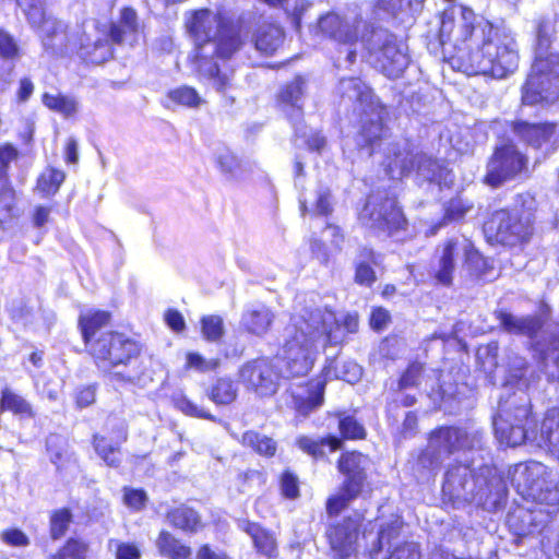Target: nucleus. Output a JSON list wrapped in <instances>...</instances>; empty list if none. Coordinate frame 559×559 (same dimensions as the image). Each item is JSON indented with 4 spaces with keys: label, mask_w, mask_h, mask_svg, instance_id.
Here are the masks:
<instances>
[{
    "label": "nucleus",
    "mask_w": 559,
    "mask_h": 559,
    "mask_svg": "<svg viewBox=\"0 0 559 559\" xmlns=\"http://www.w3.org/2000/svg\"><path fill=\"white\" fill-rule=\"evenodd\" d=\"M472 10H462V41L449 57V63L466 75L503 79L519 67V47L514 34L493 27L483 19L474 22Z\"/></svg>",
    "instance_id": "1"
},
{
    "label": "nucleus",
    "mask_w": 559,
    "mask_h": 559,
    "mask_svg": "<svg viewBox=\"0 0 559 559\" xmlns=\"http://www.w3.org/2000/svg\"><path fill=\"white\" fill-rule=\"evenodd\" d=\"M357 317L347 314L341 325L334 312L321 309H302L294 313L284 330L282 359L287 377L308 374L326 344L342 341L344 331L355 332Z\"/></svg>",
    "instance_id": "2"
},
{
    "label": "nucleus",
    "mask_w": 559,
    "mask_h": 559,
    "mask_svg": "<svg viewBox=\"0 0 559 559\" xmlns=\"http://www.w3.org/2000/svg\"><path fill=\"white\" fill-rule=\"evenodd\" d=\"M187 27L195 41L199 71L206 76L212 86L224 93L230 86V76L219 71L212 60L227 59L236 52L241 40L235 26L223 22L222 17L210 10L192 13Z\"/></svg>",
    "instance_id": "3"
},
{
    "label": "nucleus",
    "mask_w": 559,
    "mask_h": 559,
    "mask_svg": "<svg viewBox=\"0 0 559 559\" xmlns=\"http://www.w3.org/2000/svg\"><path fill=\"white\" fill-rule=\"evenodd\" d=\"M556 15L543 17L537 24L535 60L523 87V102L527 105L559 96V39Z\"/></svg>",
    "instance_id": "4"
},
{
    "label": "nucleus",
    "mask_w": 559,
    "mask_h": 559,
    "mask_svg": "<svg viewBox=\"0 0 559 559\" xmlns=\"http://www.w3.org/2000/svg\"><path fill=\"white\" fill-rule=\"evenodd\" d=\"M98 368L110 371V381L133 383L141 369L138 364L140 348L135 342L120 333H103L88 346Z\"/></svg>",
    "instance_id": "5"
},
{
    "label": "nucleus",
    "mask_w": 559,
    "mask_h": 559,
    "mask_svg": "<svg viewBox=\"0 0 559 559\" xmlns=\"http://www.w3.org/2000/svg\"><path fill=\"white\" fill-rule=\"evenodd\" d=\"M44 46L57 53L78 52L83 59L102 63L112 56L107 38L95 37L81 31L79 26L69 29L58 20H49L43 26L40 36Z\"/></svg>",
    "instance_id": "6"
},
{
    "label": "nucleus",
    "mask_w": 559,
    "mask_h": 559,
    "mask_svg": "<svg viewBox=\"0 0 559 559\" xmlns=\"http://www.w3.org/2000/svg\"><path fill=\"white\" fill-rule=\"evenodd\" d=\"M509 476L512 486L524 500H531L540 507L539 513L550 515L556 512L559 492L555 488L549 467L537 461H528L511 467Z\"/></svg>",
    "instance_id": "7"
},
{
    "label": "nucleus",
    "mask_w": 559,
    "mask_h": 559,
    "mask_svg": "<svg viewBox=\"0 0 559 559\" xmlns=\"http://www.w3.org/2000/svg\"><path fill=\"white\" fill-rule=\"evenodd\" d=\"M481 450V433L457 427H440L433 430L426 449L419 454L417 464L427 471L438 469L450 455Z\"/></svg>",
    "instance_id": "8"
},
{
    "label": "nucleus",
    "mask_w": 559,
    "mask_h": 559,
    "mask_svg": "<svg viewBox=\"0 0 559 559\" xmlns=\"http://www.w3.org/2000/svg\"><path fill=\"white\" fill-rule=\"evenodd\" d=\"M535 210L536 201L531 194H519L510 209L496 211L491 215L486 228L503 245L522 243L533 233Z\"/></svg>",
    "instance_id": "9"
},
{
    "label": "nucleus",
    "mask_w": 559,
    "mask_h": 559,
    "mask_svg": "<svg viewBox=\"0 0 559 559\" xmlns=\"http://www.w3.org/2000/svg\"><path fill=\"white\" fill-rule=\"evenodd\" d=\"M531 414V400L523 392L501 403L498 416L493 419L499 441L509 447H518L525 440H537L535 431L530 430V425L534 424Z\"/></svg>",
    "instance_id": "10"
},
{
    "label": "nucleus",
    "mask_w": 559,
    "mask_h": 559,
    "mask_svg": "<svg viewBox=\"0 0 559 559\" xmlns=\"http://www.w3.org/2000/svg\"><path fill=\"white\" fill-rule=\"evenodd\" d=\"M433 276L443 285H450L453 273L460 264H466L473 272L480 271L485 260L473 243L463 237H455L441 243L435 254Z\"/></svg>",
    "instance_id": "11"
},
{
    "label": "nucleus",
    "mask_w": 559,
    "mask_h": 559,
    "mask_svg": "<svg viewBox=\"0 0 559 559\" xmlns=\"http://www.w3.org/2000/svg\"><path fill=\"white\" fill-rule=\"evenodd\" d=\"M370 62L389 78H399L408 66V56L403 44L386 29H372L368 38L362 39Z\"/></svg>",
    "instance_id": "12"
},
{
    "label": "nucleus",
    "mask_w": 559,
    "mask_h": 559,
    "mask_svg": "<svg viewBox=\"0 0 559 559\" xmlns=\"http://www.w3.org/2000/svg\"><path fill=\"white\" fill-rule=\"evenodd\" d=\"M386 164L388 174L392 177H402L416 166L419 179L429 182L448 186L453 181L452 173L438 160L426 154L412 155L406 148L393 151V157H389Z\"/></svg>",
    "instance_id": "13"
},
{
    "label": "nucleus",
    "mask_w": 559,
    "mask_h": 559,
    "mask_svg": "<svg viewBox=\"0 0 559 559\" xmlns=\"http://www.w3.org/2000/svg\"><path fill=\"white\" fill-rule=\"evenodd\" d=\"M359 219L362 225L370 229L389 234L401 229L405 224L396 200L380 192L368 197L364 209L359 213Z\"/></svg>",
    "instance_id": "14"
},
{
    "label": "nucleus",
    "mask_w": 559,
    "mask_h": 559,
    "mask_svg": "<svg viewBox=\"0 0 559 559\" xmlns=\"http://www.w3.org/2000/svg\"><path fill=\"white\" fill-rule=\"evenodd\" d=\"M403 523L396 518L390 523L383 524L377 535L372 532H364L362 537L368 540L371 538L370 548L368 549L369 556L372 558L386 545L389 548L393 547L390 551L388 559H420L419 547L414 542H399L400 533Z\"/></svg>",
    "instance_id": "15"
},
{
    "label": "nucleus",
    "mask_w": 559,
    "mask_h": 559,
    "mask_svg": "<svg viewBox=\"0 0 559 559\" xmlns=\"http://www.w3.org/2000/svg\"><path fill=\"white\" fill-rule=\"evenodd\" d=\"M524 156L512 143L497 147L487 165L485 182L491 187H499L513 179L525 167Z\"/></svg>",
    "instance_id": "16"
},
{
    "label": "nucleus",
    "mask_w": 559,
    "mask_h": 559,
    "mask_svg": "<svg viewBox=\"0 0 559 559\" xmlns=\"http://www.w3.org/2000/svg\"><path fill=\"white\" fill-rule=\"evenodd\" d=\"M242 384L261 396L273 395L278 388L280 373L269 359H257L243 365L239 370Z\"/></svg>",
    "instance_id": "17"
},
{
    "label": "nucleus",
    "mask_w": 559,
    "mask_h": 559,
    "mask_svg": "<svg viewBox=\"0 0 559 559\" xmlns=\"http://www.w3.org/2000/svg\"><path fill=\"white\" fill-rule=\"evenodd\" d=\"M359 526V519L352 516L328 526L325 536L333 559H348L356 552Z\"/></svg>",
    "instance_id": "18"
},
{
    "label": "nucleus",
    "mask_w": 559,
    "mask_h": 559,
    "mask_svg": "<svg viewBox=\"0 0 559 559\" xmlns=\"http://www.w3.org/2000/svg\"><path fill=\"white\" fill-rule=\"evenodd\" d=\"M143 37L142 27L138 21L134 10L124 8L121 11L120 20L110 27V38L114 43L133 47Z\"/></svg>",
    "instance_id": "19"
},
{
    "label": "nucleus",
    "mask_w": 559,
    "mask_h": 559,
    "mask_svg": "<svg viewBox=\"0 0 559 559\" xmlns=\"http://www.w3.org/2000/svg\"><path fill=\"white\" fill-rule=\"evenodd\" d=\"M474 460L465 459L463 464L450 467L445 474V480L442 486V491L450 499H464L468 487H472L473 471L471 463Z\"/></svg>",
    "instance_id": "20"
},
{
    "label": "nucleus",
    "mask_w": 559,
    "mask_h": 559,
    "mask_svg": "<svg viewBox=\"0 0 559 559\" xmlns=\"http://www.w3.org/2000/svg\"><path fill=\"white\" fill-rule=\"evenodd\" d=\"M369 459L359 452H347L342 454L338 461V471L345 475L343 483L347 487L362 490L367 479Z\"/></svg>",
    "instance_id": "21"
},
{
    "label": "nucleus",
    "mask_w": 559,
    "mask_h": 559,
    "mask_svg": "<svg viewBox=\"0 0 559 559\" xmlns=\"http://www.w3.org/2000/svg\"><path fill=\"white\" fill-rule=\"evenodd\" d=\"M338 93L344 103L353 104L359 112L378 104L370 88L358 78H348L340 81Z\"/></svg>",
    "instance_id": "22"
},
{
    "label": "nucleus",
    "mask_w": 559,
    "mask_h": 559,
    "mask_svg": "<svg viewBox=\"0 0 559 559\" xmlns=\"http://www.w3.org/2000/svg\"><path fill=\"white\" fill-rule=\"evenodd\" d=\"M385 109L383 106L373 104L368 109L360 111V131L358 133V144L372 145L384 134L383 116Z\"/></svg>",
    "instance_id": "23"
},
{
    "label": "nucleus",
    "mask_w": 559,
    "mask_h": 559,
    "mask_svg": "<svg viewBox=\"0 0 559 559\" xmlns=\"http://www.w3.org/2000/svg\"><path fill=\"white\" fill-rule=\"evenodd\" d=\"M274 319L275 314L269 307L255 305L242 313L240 324L248 333L262 336L267 333Z\"/></svg>",
    "instance_id": "24"
},
{
    "label": "nucleus",
    "mask_w": 559,
    "mask_h": 559,
    "mask_svg": "<svg viewBox=\"0 0 559 559\" xmlns=\"http://www.w3.org/2000/svg\"><path fill=\"white\" fill-rule=\"evenodd\" d=\"M537 440L559 463V408L552 407L545 413Z\"/></svg>",
    "instance_id": "25"
},
{
    "label": "nucleus",
    "mask_w": 559,
    "mask_h": 559,
    "mask_svg": "<svg viewBox=\"0 0 559 559\" xmlns=\"http://www.w3.org/2000/svg\"><path fill=\"white\" fill-rule=\"evenodd\" d=\"M514 132L527 144L540 147L543 143L549 142L556 135L557 124L520 121L514 124Z\"/></svg>",
    "instance_id": "26"
},
{
    "label": "nucleus",
    "mask_w": 559,
    "mask_h": 559,
    "mask_svg": "<svg viewBox=\"0 0 559 559\" xmlns=\"http://www.w3.org/2000/svg\"><path fill=\"white\" fill-rule=\"evenodd\" d=\"M305 86V79L302 76H296L292 82L282 87L277 97L283 110H292V116L299 117Z\"/></svg>",
    "instance_id": "27"
},
{
    "label": "nucleus",
    "mask_w": 559,
    "mask_h": 559,
    "mask_svg": "<svg viewBox=\"0 0 559 559\" xmlns=\"http://www.w3.org/2000/svg\"><path fill=\"white\" fill-rule=\"evenodd\" d=\"M325 379H314L308 384L307 395L301 393L294 394V404L296 411L301 415H308L313 409L323 404V393Z\"/></svg>",
    "instance_id": "28"
},
{
    "label": "nucleus",
    "mask_w": 559,
    "mask_h": 559,
    "mask_svg": "<svg viewBox=\"0 0 559 559\" xmlns=\"http://www.w3.org/2000/svg\"><path fill=\"white\" fill-rule=\"evenodd\" d=\"M0 409L2 412H10L20 418H33L35 416L31 403L9 386H4L1 390Z\"/></svg>",
    "instance_id": "29"
},
{
    "label": "nucleus",
    "mask_w": 559,
    "mask_h": 559,
    "mask_svg": "<svg viewBox=\"0 0 559 559\" xmlns=\"http://www.w3.org/2000/svg\"><path fill=\"white\" fill-rule=\"evenodd\" d=\"M239 527L246 532L254 544L257 550L267 557H272L276 552V542L272 534L263 530L257 523L249 521H240Z\"/></svg>",
    "instance_id": "30"
},
{
    "label": "nucleus",
    "mask_w": 559,
    "mask_h": 559,
    "mask_svg": "<svg viewBox=\"0 0 559 559\" xmlns=\"http://www.w3.org/2000/svg\"><path fill=\"white\" fill-rule=\"evenodd\" d=\"M155 544L158 552L168 559H189L192 555L189 546L182 544L167 531L159 533Z\"/></svg>",
    "instance_id": "31"
},
{
    "label": "nucleus",
    "mask_w": 559,
    "mask_h": 559,
    "mask_svg": "<svg viewBox=\"0 0 559 559\" xmlns=\"http://www.w3.org/2000/svg\"><path fill=\"white\" fill-rule=\"evenodd\" d=\"M284 33L278 25L261 26L255 35V48L266 55L274 53L283 44Z\"/></svg>",
    "instance_id": "32"
},
{
    "label": "nucleus",
    "mask_w": 559,
    "mask_h": 559,
    "mask_svg": "<svg viewBox=\"0 0 559 559\" xmlns=\"http://www.w3.org/2000/svg\"><path fill=\"white\" fill-rule=\"evenodd\" d=\"M501 323L509 332L523 334L531 338L537 336L543 325L536 317L519 318L510 313L501 314Z\"/></svg>",
    "instance_id": "33"
},
{
    "label": "nucleus",
    "mask_w": 559,
    "mask_h": 559,
    "mask_svg": "<svg viewBox=\"0 0 559 559\" xmlns=\"http://www.w3.org/2000/svg\"><path fill=\"white\" fill-rule=\"evenodd\" d=\"M237 394V384L229 378L217 379L207 391L209 399L216 405L231 404Z\"/></svg>",
    "instance_id": "34"
},
{
    "label": "nucleus",
    "mask_w": 559,
    "mask_h": 559,
    "mask_svg": "<svg viewBox=\"0 0 559 559\" xmlns=\"http://www.w3.org/2000/svg\"><path fill=\"white\" fill-rule=\"evenodd\" d=\"M215 163L222 174L233 179H240L245 174L241 160L228 148H219L215 153Z\"/></svg>",
    "instance_id": "35"
},
{
    "label": "nucleus",
    "mask_w": 559,
    "mask_h": 559,
    "mask_svg": "<svg viewBox=\"0 0 559 559\" xmlns=\"http://www.w3.org/2000/svg\"><path fill=\"white\" fill-rule=\"evenodd\" d=\"M297 444L302 451L309 453L313 457H321L325 455V448L329 449V452H334L341 448L342 441L336 437H328L320 440L300 437L297 440Z\"/></svg>",
    "instance_id": "36"
},
{
    "label": "nucleus",
    "mask_w": 559,
    "mask_h": 559,
    "mask_svg": "<svg viewBox=\"0 0 559 559\" xmlns=\"http://www.w3.org/2000/svg\"><path fill=\"white\" fill-rule=\"evenodd\" d=\"M167 519L170 524L186 532H195L200 526V516L191 508L181 506L168 512Z\"/></svg>",
    "instance_id": "37"
},
{
    "label": "nucleus",
    "mask_w": 559,
    "mask_h": 559,
    "mask_svg": "<svg viewBox=\"0 0 559 559\" xmlns=\"http://www.w3.org/2000/svg\"><path fill=\"white\" fill-rule=\"evenodd\" d=\"M371 264H377L376 253L371 249L364 248L356 263L355 281L358 284L370 286L376 281Z\"/></svg>",
    "instance_id": "38"
},
{
    "label": "nucleus",
    "mask_w": 559,
    "mask_h": 559,
    "mask_svg": "<svg viewBox=\"0 0 559 559\" xmlns=\"http://www.w3.org/2000/svg\"><path fill=\"white\" fill-rule=\"evenodd\" d=\"M240 441L245 447L264 456H273L277 449L276 442L272 438L253 430L246 431Z\"/></svg>",
    "instance_id": "39"
},
{
    "label": "nucleus",
    "mask_w": 559,
    "mask_h": 559,
    "mask_svg": "<svg viewBox=\"0 0 559 559\" xmlns=\"http://www.w3.org/2000/svg\"><path fill=\"white\" fill-rule=\"evenodd\" d=\"M43 103L46 107L62 115L66 118L75 115L79 107V104L74 97L59 93H45L43 95Z\"/></svg>",
    "instance_id": "40"
},
{
    "label": "nucleus",
    "mask_w": 559,
    "mask_h": 559,
    "mask_svg": "<svg viewBox=\"0 0 559 559\" xmlns=\"http://www.w3.org/2000/svg\"><path fill=\"white\" fill-rule=\"evenodd\" d=\"M109 321V313L106 311L87 312L80 317V325L85 343L90 346L96 332Z\"/></svg>",
    "instance_id": "41"
},
{
    "label": "nucleus",
    "mask_w": 559,
    "mask_h": 559,
    "mask_svg": "<svg viewBox=\"0 0 559 559\" xmlns=\"http://www.w3.org/2000/svg\"><path fill=\"white\" fill-rule=\"evenodd\" d=\"M360 492L361 490L347 487V484L343 483L338 492L330 497L326 501V513L329 516L341 513L360 495Z\"/></svg>",
    "instance_id": "42"
},
{
    "label": "nucleus",
    "mask_w": 559,
    "mask_h": 559,
    "mask_svg": "<svg viewBox=\"0 0 559 559\" xmlns=\"http://www.w3.org/2000/svg\"><path fill=\"white\" fill-rule=\"evenodd\" d=\"M64 178L66 175L61 170L55 168L46 169L37 180V189L46 195L55 194L64 181Z\"/></svg>",
    "instance_id": "43"
},
{
    "label": "nucleus",
    "mask_w": 559,
    "mask_h": 559,
    "mask_svg": "<svg viewBox=\"0 0 559 559\" xmlns=\"http://www.w3.org/2000/svg\"><path fill=\"white\" fill-rule=\"evenodd\" d=\"M94 448L108 466H117L120 463L119 448L109 444L104 437L94 436Z\"/></svg>",
    "instance_id": "44"
},
{
    "label": "nucleus",
    "mask_w": 559,
    "mask_h": 559,
    "mask_svg": "<svg viewBox=\"0 0 559 559\" xmlns=\"http://www.w3.org/2000/svg\"><path fill=\"white\" fill-rule=\"evenodd\" d=\"M168 96L173 102L188 107H197L201 104V97L197 91L189 86L173 90Z\"/></svg>",
    "instance_id": "45"
},
{
    "label": "nucleus",
    "mask_w": 559,
    "mask_h": 559,
    "mask_svg": "<svg viewBox=\"0 0 559 559\" xmlns=\"http://www.w3.org/2000/svg\"><path fill=\"white\" fill-rule=\"evenodd\" d=\"M108 547L115 552L116 559H140V548L134 543H123L117 539H110Z\"/></svg>",
    "instance_id": "46"
},
{
    "label": "nucleus",
    "mask_w": 559,
    "mask_h": 559,
    "mask_svg": "<svg viewBox=\"0 0 559 559\" xmlns=\"http://www.w3.org/2000/svg\"><path fill=\"white\" fill-rule=\"evenodd\" d=\"M224 333L223 319L218 316H207L202 319V334L207 341H218Z\"/></svg>",
    "instance_id": "47"
},
{
    "label": "nucleus",
    "mask_w": 559,
    "mask_h": 559,
    "mask_svg": "<svg viewBox=\"0 0 559 559\" xmlns=\"http://www.w3.org/2000/svg\"><path fill=\"white\" fill-rule=\"evenodd\" d=\"M361 24V20L357 17H350L346 22V26L338 27L333 36V39L343 44H353L358 38V27Z\"/></svg>",
    "instance_id": "48"
},
{
    "label": "nucleus",
    "mask_w": 559,
    "mask_h": 559,
    "mask_svg": "<svg viewBox=\"0 0 559 559\" xmlns=\"http://www.w3.org/2000/svg\"><path fill=\"white\" fill-rule=\"evenodd\" d=\"M15 192L11 187H3L0 190V223L14 216Z\"/></svg>",
    "instance_id": "49"
},
{
    "label": "nucleus",
    "mask_w": 559,
    "mask_h": 559,
    "mask_svg": "<svg viewBox=\"0 0 559 559\" xmlns=\"http://www.w3.org/2000/svg\"><path fill=\"white\" fill-rule=\"evenodd\" d=\"M70 522H71V514H70L69 510L61 509V510L53 512V514L51 515V519H50L52 538L57 539V538H60L62 535H64Z\"/></svg>",
    "instance_id": "50"
},
{
    "label": "nucleus",
    "mask_w": 559,
    "mask_h": 559,
    "mask_svg": "<svg viewBox=\"0 0 559 559\" xmlns=\"http://www.w3.org/2000/svg\"><path fill=\"white\" fill-rule=\"evenodd\" d=\"M340 431L344 438L347 439H362L365 438V428L357 423L352 416H345L340 419Z\"/></svg>",
    "instance_id": "51"
},
{
    "label": "nucleus",
    "mask_w": 559,
    "mask_h": 559,
    "mask_svg": "<svg viewBox=\"0 0 559 559\" xmlns=\"http://www.w3.org/2000/svg\"><path fill=\"white\" fill-rule=\"evenodd\" d=\"M86 545L84 543L71 539L50 559H84Z\"/></svg>",
    "instance_id": "52"
},
{
    "label": "nucleus",
    "mask_w": 559,
    "mask_h": 559,
    "mask_svg": "<svg viewBox=\"0 0 559 559\" xmlns=\"http://www.w3.org/2000/svg\"><path fill=\"white\" fill-rule=\"evenodd\" d=\"M0 539L10 547L24 548L29 545L28 536L21 530L11 527L0 533Z\"/></svg>",
    "instance_id": "53"
},
{
    "label": "nucleus",
    "mask_w": 559,
    "mask_h": 559,
    "mask_svg": "<svg viewBox=\"0 0 559 559\" xmlns=\"http://www.w3.org/2000/svg\"><path fill=\"white\" fill-rule=\"evenodd\" d=\"M348 17H342L335 13H329L322 16L319 21V28L322 33L333 38L336 33V29L342 26H346V22Z\"/></svg>",
    "instance_id": "54"
},
{
    "label": "nucleus",
    "mask_w": 559,
    "mask_h": 559,
    "mask_svg": "<svg viewBox=\"0 0 559 559\" xmlns=\"http://www.w3.org/2000/svg\"><path fill=\"white\" fill-rule=\"evenodd\" d=\"M219 361L218 359H209L206 360L198 353H188L187 354V368L195 369L198 371L204 372L214 370L217 368Z\"/></svg>",
    "instance_id": "55"
},
{
    "label": "nucleus",
    "mask_w": 559,
    "mask_h": 559,
    "mask_svg": "<svg viewBox=\"0 0 559 559\" xmlns=\"http://www.w3.org/2000/svg\"><path fill=\"white\" fill-rule=\"evenodd\" d=\"M177 405L178 408L188 416L217 421V418L213 416L210 412L205 411L204 408L198 406L197 404L187 399L178 401Z\"/></svg>",
    "instance_id": "56"
},
{
    "label": "nucleus",
    "mask_w": 559,
    "mask_h": 559,
    "mask_svg": "<svg viewBox=\"0 0 559 559\" xmlns=\"http://www.w3.org/2000/svg\"><path fill=\"white\" fill-rule=\"evenodd\" d=\"M26 15L31 25L38 29L40 36L43 35V26L49 20H55L46 15V11L38 4H31L26 11Z\"/></svg>",
    "instance_id": "57"
},
{
    "label": "nucleus",
    "mask_w": 559,
    "mask_h": 559,
    "mask_svg": "<svg viewBox=\"0 0 559 559\" xmlns=\"http://www.w3.org/2000/svg\"><path fill=\"white\" fill-rule=\"evenodd\" d=\"M471 204H467L462 199L451 200L445 209V221H456L462 218L469 210Z\"/></svg>",
    "instance_id": "58"
},
{
    "label": "nucleus",
    "mask_w": 559,
    "mask_h": 559,
    "mask_svg": "<svg viewBox=\"0 0 559 559\" xmlns=\"http://www.w3.org/2000/svg\"><path fill=\"white\" fill-rule=\"evenodd\" d=\"M421 372H423V366L419 362L411 364L400 379V383H399L400 388L406 389V388L417 385L419 383V378L421 376Z\"/></svg>",
    "instance_id": "59"
},
{
    "label": "nucleus",
    "mask_w": 559,
    "mask_h": 559,
    "mask_svg": "<svg viewBox=\"0 0 559 559\" xmlns=\"http://www.w3.org/2000/svg\"><path fill=\"white\" fill-rule=\"evenodd\" d=\"M123 500L129 508L141 510L145 506L147 497L141 489L124 488Z\"/></svg>",
    "instance_id": "60"
},
{
    "label": "nucleus",
    "mask_w": 559,
    "mask_h": 559,
    "mask_svg": "<svg viewBox=\"0 0 559 559\" xmlns=\"http://www.w3.org/2000/svg\"><path fill=\"white\" fill-rule=\"evenodd\" d=\"M314 211L319 215H328L332 212L331 193L326 188H320L317 191L314 201Z\"/></svg>",
    "instance_id": "61"
},
{
    "label": "nucleus",
    "mask_w": 559,
    "mask_h": 559,
    "mask_svg": "<svg viewBox=\"0 0 559 559\" xmlns=\"http://www.w3.org/2000/svg\"><path fill=\"white\" fill-rule=\"evenodd\" d=\"M342 371L335 372L336 378H342L348 383H354L361 377V368L354 361L343 364Z\"/></svg>",
    "instance_id": "62"
},
{
    "label": "nucleus",
    "mask_w": 559,
    "mask_h": 559,
    "mask_svg": "<svg viewBox=\"0 0 559 559\" xmlns=\"http://www.w3.org/2000/svg\"><path fill=\"white\" fill-rule=\"evenodd\" d=\"M17 157V151L10 144H3L0 146V179L5 176L8 165L15 160Z\"/></svg>",
    "instance_id": "63"
},
{
    "label": "nucleus",
    "mask_w": 559,
    "mask_h": 559,
    "mask_svg": "<svg viewBox=\"0 0 559 559\" xmlns=\"http://www.w3.org/2000/svg\"><path fill=\"white\" fill-rule=\"evenodd\" d=\"M0 55L3 58H14L17 55V45L5 32L0 31Z\"/></svg>",
    "instance_id": "64"
}]
</instances>
